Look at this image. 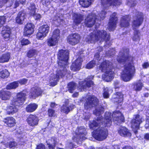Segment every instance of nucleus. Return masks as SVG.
Segmentation results:
<instances>
[{"instance_id":"1","label":"nucleus","mask_w":149,"mask_h":149,"mask_svg":"<svg viewBox=\"0 0 149 149\" xmlns=\"http://www.w3.org/2000/svg\"><path fill=\"white\" fill-rule=\"evenodd\" d=\"M112 120L111 113H105L104 118L102 116L97 117L90 123V129L94 130L102 125L104 127H99L95 129L92 132L93 137L96 140L102 141L106 139L109 135L108 129L111 125Z\"/></svg>"},{"instance_id":"2","label":"nucleus","mask_w":149,"mask_h":149,"mask_svg":"<svg viewBox=\"0 0 149 149\" xmlns=\"http://www.w3.org/2000/svg\"><path fill=\"white\" fill-rule=\"evenodd\" d=\"M119 53L121 56H118L116 60L118 62L123 64L128 62L127 65H124V69L120 74V78L124 81L128 82L132 79L135 72L134 66L132 65L134 57L129 54L130 49L126 47H123Z\"/></svg>"},{"instance_id":"3","label":"nucleus","mask_w":149,"mask_h":149,"mask_svg":"<svg viewBox=\"0 0 149 149\" xmlns=\"http://www.w3.org/2000/svg\"><path fill=\"white\" fill-rule=\"evenodd\" d=\"M69 52L68 49H61L58 50L57 54V63L58 66L60 68H63L62 70H57L56 72V74L58 79L60 77H63L67 73L66 68L68 65V62L69 59Z\"/></svg>"},{"instance_id":"4","label":"nucleus","mask_w":149,"mask_h":149,"mask_svg":"<svg viewBox=\"0 0 149 149\" xmlns=\"http://www.w3.org/2000/svg\"><path fill=\"white\" fill-rule=\"evenodd\" d=\"M110 34H107L106 31L102 30L95 31L94 33H91L86 38V40L89 43H94L99 40L107 42L110 40Z\"/></svg>"},{"instance_id":"5","label":"nucleus","mask_w":149,"mask_h":149,"mask_svg":"<svg viewBox=\"0 0 149 149\" xmlns=\"http://www.w3.org/2000/svg\"><path fill=\"white\" fill-rule=\"evenodd\" d=\"M144 19V15L143 13L141 12L137 11L136 12L135 19L132 22V26L134 31V36L132 37L133 41H136L139 39L140 32L139 30L136 29L142 24Z\"/></svg>"},{"instance_id":"6","label":"nucleus","mask_w":149,"mask_h":149,"mask_svg":"<svg viewBox=\"0 0 149 149\" xmlns=\"http://www.w3.org/2000/svg\"><path fill=\"white\" fill-rule=\"evenodd\" d=\"M26 99V94L23 91L17 93L16 97L11 100V104L15 107H19L24 104Z\"/></svg>"},{"instance_id":"7","label":"nucleus","mask_w":149,"mask_h":149,"mask_svg":"<svg viewBox=\"0 0 149 149\" xmlns=\"http://www.w3.org/2000/svg\"><path fill=\"white\" fill-rule=\"evenodd\" d=\"M50 27L48 24H43L40 26L36 34V37L38 40H42L46 37L49 33Z\"/></svg>"},{"instance_id":"8","label":"nucleus","mask_w":149,"mask_h":149,"mask_svg":"<svg viewBox=\"0 0 149 149\" xmlns=\"http://www.w3.org/2000/svg\"><path fill=\"white\" fill-rule=\"evenodd\" d=\"M99 102L98 99L96 97L89 96L85 99L84 104V109L87 110L96 107L98 104Z\"/></svg>"},{"instance_id":"9","label":"nucleus","mask_w":149,"mask_h":149,"mask_svg":"<svg viewBox=\"0 0 149 149\" xmlns=\"http://www.w3.org/2000/svg\"><path fill=\"white\" fill-rule=\"evenodd\" d=\"M118 20L117 13L114 12L112 13L110 15L107 24V28L109 31H113L115 29Z\"/></svg>"},{"instance_id":"10","label":"nucleus","mask_w":149,"mask_h":149,"mask_svg":"<svg viewBox=\"0 0 149 149\" xmlns=\"http://www.w3.org/2000/svg\"><path fill=\"white\" fill-rule=\"evenodd\" d=\"M81 38V36L79 34L74 33L69 34L67 37L66 40L70 45L74 46L80 42Z\"/></svg>"},{"instance_id":"11","label":"nucleus","mask_w":149,"mask_h":149,"mask_svg":"<svg viewBox=\"0 0 149 149\" xmlns=\"http://www.w3.org/2000/svg\"><path fill=\"white\" fill-rule=\"evenodd\" d=\"M112 116L114 122L121 123L125 122L124 115L119 111H116L113 112Z\"/></svg>"},{"instance_id":"12","label":"nucleus","mask_w":149,"mask_h":149,"mask_svg":"<svg viewBox=\"0 0 149 149\" xmlns=\"http://www.w3.org/2000/svg\"><path fill=\"white\" fill-rule=\"evenodd\" d=\"M120 88L119 87L115 86V92L113 94L115 96L113 98L114 101L118 104L122 103L124 100V95L123 91H118V90H117L119 89Z\"/></svg>"},{"instance_id":"13","label":"nucleus","mask_w":149,"mask_h":149,"mask_svg":"<svg viewBox=\"0 0 149 149\" xmlns=\"http://www.w3.org/2000/svg\"><path fill=\"white\" fill-rule=\"evenodd\" d=\"M39 119L36 115L30 114L27 117L26 121L30 126L33 127L38 124Z\"/></svg>"},{"instance_id":"14","label":"nucleus","mask_w":149,"mask_h":149,"mask_svg":"<svg viewBox=\"0 0 149 149\" xmlns=\"http://www.w3.org/2000/svg\"><path fill=\"white\" fill-rule=\"evenodd\" d=\"M35 25L32 23H28L24 26L23 36L29 37L33 34L34 32Z\"/></svg>"},{"instance_id":"15","label":"nucleus","mask_w":149,"mask_h":149,"mask_svg":"<svg viewBox=\"0 0 149 149\" xmlns=\"http://www.w3.org/2000/svg\"><path fill=\"white\" fill-rule=\"evenodd\" d=\"M83 60L81 58H77L72 62L70 66V70L73 72L79 71L81 68Z\"/></svg>"},{"instance_id":"16","label":"nucleus","mask_w":149,"mask_h":149,"mask_svg":"<svg viewBox=\"0 0 149 149\" xmlns=\"http://www.w3.org/2000/svg\"><path fill=\"white\" fill-rule=\"evenodd\" d=\"M101 4L103 6H120L122 4L121 0H100Z\"/></svg>"},{"instance_id":"17","label":"nucleus","mask_w":149,"mask_h":149,"mask_svg":"<svg viewBox=\"0 0 149 149\" xmlns=\"http://www.w3.org/2000/svg\"><path fill=\"white\" fill-rule=\"evenodd\" d=\"M96 18L92 14H88L85 19L84 24L88 27H92L95 24Z\"/></svg>"},{"instance_id":"18","label":"nucleus","mask_w":149,"mask_h":149,"mask_svg":"<svg viewBox=\"0 0 149 149\" xmlns=\"http://www.w3.org/2000/svg\"><path fill=\"white\" fill-rule=\"evenodd\" d=\"M130 18L129 15L122 16L120 21V26L122 28H127L130 25Z\"/></svg>"},{"instance_id":"19","label":"nucleus","mask_w":149,"mask_h":149,"mask_svg":"<svg viewBox=\"0 0 149 149\" xmlns=\"http://www.w3.org/2000/svg\"><path fill=\"white\" fill-rule=\"evenodd\" d=\"M104 72V74L102 75L103 80L107 82L111 81L113 78L114 72L112 71L111 69L110 68L108 70Z\"/></svg>"},{"instance_id":"20","label":"nucleus","mask_w":149,"mask_h":149,"mask_svg":"<svg viewBox=\"0 0 149 149\" xmlns=\"http://www.w3.org/2000/svg\"><path fill=\"white\" fill-rule=\"evenodd\" d=\"M142 122L141 118L140 117V116L139 114H137L134 115V117L131 121L132 127L139 129L140 125Z\"/></svg>"},{"instance_id":"21","label":"nucleus","mask_w":149,"mask_h":149,"mask_svg":"<svg viewBox=\"0 0 149 149\" xmlns=\"http://www.w3.org/2000/svg\"><path fill=\"white\" fill-rule=\"evenodd\" d=\"M117 131L118 134L122 136L126 137L131 136V134L130 130L125 127L120 126Z\"/></svg>"},{"instance_id":"22","label":"nucleus","mask_w":149,"mask_h":149,"mask_svg":"<svg viewBox=\"0 0 149 149\" xmlns=\"http://www.w3.org/2000/svg\"><path fill=\"white\" fill-rule=\"evenodd\" d=\"M111 62L109 60H105L100 63L98 67L102 72H104L108 71L109 69L111 68Z\"/></svg>"},{"instance_id":"23","label":"nucleus","mask_w":149,"mask_h":149,"mask_svg":"<svg viewBox=\"0 0 149 149\" xmlns=\"http://www.w3.org/2000/svg\"><path fill=\"white\" fill-rule=\"evenodd\" d=\"M72 17L73 23L76 25L80 24L84 19L83 15L80 14L74 13Z\"/></svg>"},{"instance_id":"24","label":"nucleus","mask_w":149,"mask_h":149,"mask_svg":"<svg viewBox=\"0 0 149 149\" xmlns=\"http://www.w3.org/2000/svg\"><path fill=\"white\" fill-rule=\"evenodd\" d=\"M26 15V13L24 10L19 12L15 18L16 23L19 24H22Z\"/></svg>"},{"instance_id":"25","label":"nucleus","mask_w":149,"mask_h":149,"mask_svg":"<svg viewBox=\"0 0 149 149\" xmlns=\"http://www.w3.org/2000/svg\"><path fill=\"white\" fill-rule=\"evenodd\" d=\"M12 95L10 91L2 89L0 91V98L3 100H9Z\"/></svg>"},{"instance_id":"26","label":"nucleus","mask_w":149,"mask_h":149,"mask_svg":"<svg viewBox=\"0 0 149 149\" xmlns=\"http://www.w3.org/2000/svg\"><path fill=\"white\" fill-rule=\"evenodd\" d=\"M3 29L2 31V36L5 40H9L11 33L10 29L7 26H5Z\"/></svg>"},{"instance_id":"27","label":"nucleus","mask_w":149,"mask_h":149,"mask_svg":"<svg viewBox=\"0 0 149 149\" xmlns=\"http://www.w3.org/2000/svg\"><path fill=\"white\" fill-rule=\"evenodd\" d=\"M86 130L84 128L80 127L79 129L78 133L76 134L77 137L79 140L85 139Z\"/></svg>"},{"instance_id":"28","label":"nucleus","mask_w":149,"mask_h":149,"mask_svg":"<svg viewBox=\"0 0 149 149\" xmlns=\"http://www.w3.org/2000/svg\"><path fill=\"white\" fill-rule=\"evenodd\" d=\"M38 107V105L36 104L31 103L27 105L25 108V110L28 113H32Z\"/></svg>"},{"instance_id":"29","label":"nucleus","mask_w":149,"mask_h":149,"mask_svg":"<svg viewBox=\"0 0 149 149\" xmlns=\"http://www.w3.org/2000/svg\"><path fill=\"white\" fill-rule=\"evenodd\" d=\"M5 123L9 127L14 126L16 124L15 120L12 117H8L5 118Z\"/></svg>"},{"instance_id":"30","label":"nucleus","mask_w":149,"mask_h":149,"mask_svg":"<svg viewBox=\"0 0 149 149\" xmlns=\"http://www.w3.org/2000/svg\"><path fill=\"white\" fill-rule=\"evenodd\" d=\"M74 108V105H70L67 106L65 104H63L61 108V111L66 114H68L70 111H72Z\"/></svg>"},{"instance_id":"31","label":"nucleus","mask_w":149,"mask_h":149,"mask_svg":"<svg viewBox=\"0 0 149 149\" xmlns=\"http://www.w3.org/2000/svg\"><path fill=\"white\" fill-rule=\"evenodd\" d=\"M10 57V53L7 52L3 54L0 56V63H4L8 62Z\"/></svg>"},{"instance_id":"32","label":"nucleus","mask_w":149,"mask_h":149,"mask_svg":"<svg viewBox=\"0 0 149 149\" xmlns=\"http://www.w3.org/2000/svg\"><path fill=\"white\" fill-rule=\"evenodd\" d=\"M43 91L40 88L36 87L34 90L31 93V95L32 97H38L39 96H41Z\"/></svg>"},{"instance_id":"33","label":"nucleus","mask_w":149,"mask_h":149,"mask_svg":"<svg viewBox=\"0 0 149 149\" xmlns=\"http://www.w3.org/2000/svg\"><path fill=\"white\" fill-rule=\"evenodd\" d=\"M132 86L133 90L136 92L141 91L143 86V84L140 81L134 82Z\"/></svg>"},{"instance_id":"34","label":"nucleus","mask_w":149,"mask_h":149,"mask_svg":"<svg viewBox=\"0 0 149 149\" xmlns=\"http://www.w3.org/2000/svg\"><path fill=\"white\" fill-rule=\"evenodd\" d=\"M6 148H15L17 146V143L14 141H10L8 142L5 143L3 141L1 142Z\"/></svg>"},{"instance_id":"35","label":"nucleus","mask_w":149,"mask_h":149,"mask_svg":"<svg viewBox=\"0 0 149 149\" xmlns=\"http://www.w3.org/2000/svg\"><path fill=\"white\" fill-rule=\"evenodd\" d=\"M58 41V40L51 36L47 39V43L49 46L52 47L56 45Z\"/></svg>"},{"instance_id":"36","label":"nucleus","mask_w":149,"mask_h":149,"mask_svg":"<svg viewBox=\"0 0 149 149\" xmlns=\"http://www.w3.org/2000/svg\"><path fill=\"white\" fill-rule=\"evenodd\" d=\"M19 86L18 81H15L9 83L6 86V89L7 90H11L15 89Z\"/></svg>"},{"instance_id":"37","label":"nucleus","mask_w":149,"mask_h":149,"mask_svg":"<svg viewBox=\"0 0 149 149\" xmlns=\"http://www.w3.org/2000/svg\"><path fill=\"white\" fill-rule=\"evenodd\" d=\"M59 79H58V77L56 74L55 75L54 74L49 79L50 86H54L57 85V82L59 81Z\"/></svg>"},{"instance_id":"38","label":"nucleus","mask_w":149,"mask_h":149,"mask_svg":"<svg viewBox=\"0 0 149 149\" xmlns=\"http://www.w3.org/2000/svg\"><path fill=\"white\" fill-rule=\"evenodd\" d=\"M104 108L102 106L96 108L93 111V114L96 116H100L104 113Z\"/></svg>"},{"instance_id":"39","label":"nucleus","mask_w":149,"mask_h":149,"mask_svg":"<svg viewBox=\"0 0 149 149\" xmlns=\"http://www.w3.org/2000/svg\"><path fill=\"white\" fill-rule=\"evenodd\" d=\"M92 0H79V3L81 6L84 8H87L92 4Z\"/></svg>"},{"instance_id":"40","label":"nucleus","mask_w":149,"mask_h":149,"mask_svg":"<svg viewBox=\"0 0 149 149\" xmlns=\"http://www.w3.org/2000/svg\"><path fill=\"white\" fill-rule=\"evenodd\" d=\"M76 84L74 81H71L68 83L67 88L68 91L70 93H72L73 91L76 88Z\"/></svg>"},{"instance_id":"41","label":"nucleus","mask_w":149,"mask_h":149,"mask_svg":"<svg viewBox=\"0 0 149 149\" xmlns=\"http://www.w3.org/2000/svg\"><path fill=\"white\" fill-rule=\"evenodd\" d=\"M17 107L13 106H9L8 108L6 113L8 115H13L18 111V109Z\"/></svg>"},{"instance_id":"42","label":"nucleus","mask_w":149,"mask_h":149,"mask_svg":"<svg viewBox=\"0 0 149 149\" xmlns=\"http://www.w3.org/2000/svg\"><path fill=\"white\" fill-rule=\"evenodd\" d=\"M29 10V14L31 16H33L36 13V8L34 3H31L28 8Z\"/></svg>"},{"instance_id":"43","label":"nucleus","mask_w":149,"mask_h":149,"mask_svg":"<svg viewBox=\"0 0 149 149\" xmlns=\"http://www.w3.org/2000/svg\"><path fill=\"white\" fill-rule=\"evenodd\" d=\"M9 75L10 73L6 69H4L0 71V77L2 78H7Z\"/></svg>"},{"instance_id":"44","label":"nucleus","mask_w":149,"mask_h":149,"mask_svg":"<svg viewBox=\"0 0 149 149\" xmlns=\"http://www.w3.org/2000/svg\"><path fill=\"white\" fill-rule=\"evenodd\" d=\"M85 82L86 81H80L79 82L77 88L81 91H83L86 89Z\"/></svg>"},{"instance_id":"45","label":"nucleus","mask_w":149,"mask_h":149,"mask_svg":"<svg viewBox=\"0 0 149 149\" xmlns=\"http://www.w3.org/2000/svg\"><path fill=\"white\" fill-rule=\"evenodd\" d=\"M60 31L58 29H55L53 31L52 37L59 40L60 37Z\"/></svg>"},{"instance_id":"46","label":"nucleus","mask_w":149,"mask_h":149,"mask_svg":"<svg viewBox=\"0 0 149 149\" xmlns=\"http://www.w3.org/2000/svg\"><path fill=\"white\" fill-rule=\"evenodd\" d=\"M96 64V61L94 60H92L86 64L85 67L86 69H91L94 67Z\"/></svg>"},{"instance_id":"47","label":"nucleus","mask_w":149,"mask_h":149,"mask_svg":"<svg viewBox=\"0 0 149 149\" xmlns=\"http://www.w3.org/2000/svg\"><path fill=\"white\" fill-rule=\"evenodd\" d=\"M37 53V51L35 49H30L26 54L27 56L29 58L32 57Z\"/></svg>"},{"instance_id":"48","label":"nucleus","mask_w":149,"mask_h":149,"mask_svg":"<svg viewBox=\"0 0 149 149\" xmlns=\"http://www.w3.org/2000/svg\"><path fill=\"white\" fill-rule=\"evenodd\" d=\"M20 42L22 46L26 45L31 43V42L28 39L24 38H22Z\"/></svg>"},{"instance_id":"49","label":"nucleus","mask_w":149,"mask_h":149,"mask_svg":"<svg viewBox=\"0 0 149 149\" xmlns=\"http://www.w3.org/2000/svg\"><path fill=\"white\" fill-rule=\"evenodd\" d=\"M55 113V111L52 109L49 108L47 110V115L49 117L54 116Z\"/></svg>"},{"instance_id":"50","label":"nucleus","mask_w":149,"mask_h":149,"mask_svg":"<svg viewBox=\"0 0 149 149\" xmlns=\"http://www.w3.org/2000/svg\"><path fill=\"white\" fill-rule=\"evenodd\" d=\"M6 22V18L5 17L3 16H0V27L2 26Z\"/></svg>"},{"instance_id":"51","label":"nucleus","mask_w":149,"mask_h":149,"mask_svg":"<svg viewBox=\"0 0 149 149\" xmlns=\"http://www.w3.org/2000/svg\"><path fill=\"white\" fill-rule=\"evenodd\" d=\"M85 84L86 88V87L90 88L92 86H93L94 85V84L93 81L92 80H89L87 81H86Z\"/></svg>"},{"instance_id":"52","label":"nucleus","mask_w":149,"mask_h":149,"mask_svg":"<svg viewBox=\"0 0 149 149\" xmlns=\"http://www.w3.org/2000/svg\"><path fill=\"white\" fill-rule=\"evenodd\" d=\"M56 145V143L55 142L53 144H51L50 143H47V145L48 146L49 149H55Z\"/></svg>"},{"instance_id":"53","label":"nucleus","mask_w":149,"mask_h":149,"mask_svg":"<svg viewBox=\"0 0 149 149\" xmlns=\"http://www.w3.org/2000/svg\"><path fill=\"white\" fill-rule=\"evenodd\" d=\"M27 81V79L25 78H23L18 81H18V84L19 83L21 85H24L26 84Z\"/></svg>"},{"instance_id":"54","label":"nucleus","mask_w":149,"mask_h":149,"mask_svg":"<svg viewBox=\"0 0 149 149\" xmlns=\"http://www.w3.org/2000/svg\"><path fill=\"white\" fill-rule=\"evenodd\" d=\"M103 95L104 98H107L109 97V91L107 90H106L105 89L103 93Z\"/></svg>"},{"instance_id":"55","label":"nucleus","mask_w":149,"mask_h":149,"mask_svg":"<svg viewBox=\"0 0 149 149\" xmlns=\"http://www.w3.org/2000/svg\"><path fill=\"white\" fill-rule=\"evenodd\" d=\"M36 149H46L45 145L41 143L37 146Z\"/></svg>"},{"instance_id":"56","label":"nucleus","mask_w":149,"mask_h":149,"mask_svg":"<svg viewBox=\"0 0 149 149\" xmlns=\"http://www.w3.org/2000/svg\"><path fill=\"white\" fill-rule=\"evenodd\" d=\"M41 2L44 5H49L50 3L49 0H41Z\"/></svg>"},{"instance_id":"57","label":"nucleus","mask_w":149,"mask_h":149,"mask_svg":"<svg viewBox=\"0 0 149 149\" xmlns=\"http://www.w3.org/2000/svg\"><path fill=\"white\" fill-rule=\"evenodd\" d=\"M142 66L143 68L144 69H147L149 67V63L148 62H144L142 64Z\"/></svg>"},{"instance_id":"58","label":"nucleus","mask_w":149,"mask_h":149,"mask_svg":"<svg viewBox=\"0 0 149 149\" xmlns=\"http://www.w3.org/2000/svg\"><path fill=\"white\" fill-rule=\"evenodd\" d=\"M95 58L98 61H100L101 58H100V55L99 53L97 52L94 55Z\"/></svg>"},{"instance_id":"59","label":"nucleus","mask_w":149,"mask_h":149,"mask_svg":"<svg viewBox=\"0 0 149 149\" xmlns=\"http://www.w3.org/2000/svg\"><path fill=\"white\" fill-rule=\"evenodd\" d=\"M35 19L36 20H40L41 18V15L39 14H35V15L33 16Z\"/></svg>"},{"instance_id":"60","label":"nucleus","mask_w":149,"mask_h":149,"mask_svg":"<svg viewBox=\"0 0 149 149\" xmlns=\"http://www.w3.org/2000/svg\"><path fill=\"white\" fill-rule=\"evenodd\" d=\"M143 138L146 140H149V133L145 134L143 136Z\"/></svg>"},{"instance_id":"61","label":"nucleus","mask_w":149,"mask_h":149,"mask_svg":"<svg viewBox=\"0 0 149 149\" xmlns=\"http://www.w3.org/2000/svg\"><path fill=\"white\" fill-rule=\"evenodd\" d=\"M73 147V144L72 142H70L67 146L68 149H72Z\"/></svg>"},{"instance_id":"62","label":"nucleus","mask_w":149,"mask_h":149,"mask_svg":"<svg viewBox=\"0 0 149 149\" xmlns=\"http://www.w3.org/2000/svg\"><path fill=\"white\" fill-rule=\"evenodd\" d=\"M19 5V1H15L14 3V6L13 7L14 8H16L18 7Z\"/></svg>"},{"instance_id":"63","label":"nucleus","mask_w":149,"mask_h":149,"mask_svg":"<svg viewBox=\"0 0 149 149\" xmlns=\"http://www.w3.org/2000/svg\"><path fill=\"white\" fill-rule=\"evenodd\" d=\"M97 51L98 52V53H100V52H101L103 50V49L102 47L99 46L97 47Z\"/></svg>"},{"instance_id":"64","label":"nucleus","mask_w":149,"mask_h":149,"mask_svg":"<svg viewBox=\"0 0 149 149\" xmlns=\"http://www.w3.org/2000/svg\"><path fill=\"white\" fill-rule=\"evenodd\" d=\"M145 127L146 129L149 128V120L147 121L146 123L145 124Z\"/></svg>"}]
</instances>
